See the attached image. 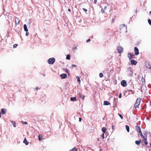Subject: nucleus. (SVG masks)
Returning a JSON list of instances; mask_svg holds the SVG:
<instances>
[{"label":"nucleus","mask_w":151,"mask_h":151,"mask_svg":"<svg viewBox=\"0 0 151 151\" xmlns=\"http://www.w3.org/2000/svg\"><path fill=\"white\" fill-rule=\"evenodd\" d=\"M120 32H126L127 31V26L124 24H122L120 27Z\"/></svg>","instance_id":"1"},{"label":"nucleus","mask_w":151,"mask_h":151,"mask_svg":"<svg viewBox=\"0 0 151 151\" xmlns=\"http://www.w3.org/2000/svg\"><path fill=\"white\" fill-rule=\"evenodd\" d=\"M141 99L140 98H138L137 99L134 105V107L135 108H137L139 105Z\"/></svg>","instance_id":"2"},{"label":"nucleus","mask_w":151,"mask_h":151,"mask_svg":"<svg viewBox=\"0 0 151 151\" xmlns=\"http://www.w3.org/2000/svg\"><path fill=\"white\" fill-rule=\"evenodd\" d=\"M55 59L54 58H50L48 60V63L49 64H53L55 62Z\"/></svg>","instance_id":"3"},{"label":"nucleus","mask_w":151,"mask_h":151,"mask_svg":"<svg viewBox=\"0 0 151 151\" xmlns=\"http://www.w3.org/2000/svg\"><path fill=\"white\" fill-rule=\"evenodd\" d=\"M117 50L118 52L119 53H121L123 52V48L121 46H118L117 47Z\"/></svg>","instance_id":"4"},{"label":"nucleus","mask_w":151,"mask_h":151,"mask_svg":"<svg viewBox=\"0 0 151 151\" xmlns=\"http://www.w3.org/2000/svg\"><path fill=\"white\" fill-rule=\"evenodd\" d=\"M121 85L123 87H125L127 85L126 81L125 80H123L121 82Z\"/></svg>","instance_id":"5"},{"label":"nucleus","mask_w":151,"mask_h":151,"mask_svg":"<svg viewBox=\"0 0 151 151\" xmlns=\"http://www.w3.org/2000/svg\"><path fill=\"white\" fill-rule=\"evenodd\" d=\"M20 20L17 17H15V24L16 26L19 24Z\"/></svg>","instance_id":"6"},{"label":"nucleus","mask_w":151,"mask_h":151,"mask_svg":"<svg viewBox=\"0 0 151 151\" xmlns=\"http://www.w3.org/2000/svg\"><path fill=\"white\" fill-rule=\"evenodd\" d=\"M134 54L137 55L139 54V50L137 47H135L134 49Z\"/></svg>","instance_id":"7"},{"label":"nucleus","mask_w":151,"mask_h":151,"mask_svg":"<svg viewBox=\"0 0 151 151\" xmlns=\"http://www.w3.org/2000/svg\"><path fill=\"white\" fill-rule=\"evenodd\" d=\"M135 128L136 129L137 132L139 133L140 132H141V129L140 126H137L135 127Z\"/></svg>","instance_id":"8"},{"label":"nucleus","mask_w":151,"mask_h":151,"mask_svg":"<svg viewBox=\"0 0 151 151\" xmlns=\"http://www.w3.org/2000/svg\"><path fill=\"white\" fill-rule=\"evenodd\" d=\"M62 79H65L67 78V75L66 74L63 73L60 75Z\"/></svg>","instance_id":"9"},{"label":"nucleus","mask_w":151,"mask_h":151,"mask_svg":"<svg viewBox=\"0 0 151 151\" xmlns=\"http://www.w3.org/2000/svg\"><path fill=\"white\" fill-rule=\"evenodd\" d=\"M78 96H79L80 98L82 99L83 101L84 100L85 98V96L84 95L80 93H79V94H78Z\"/></svg>","instance_id":"10"},{"label":"nucleus","mask_w":151,"mask_h":151,"mask_svg":"<svg viewBox=\"0 0 151 151\" xmlns=\"http://www.w3.org/2000/svg\"><path fill=\"white\" fill-rule=\"evenodd\" d=\"M134 55H132L130 53H128L127 55V57L130 60H131L133 58Z\"/></svg>","instance_id":"11"},{"label":"nucleus","mask_w":151,"mask_h":151,"mask_svg":"<svg viewBox=\"0 0 151 151\" xmlns=\"http://www.w3.org/2000/svg\"><path fill=\"white\" fill-rule=\"evenodd\" d=\"M131 63L132 65H136L137 63V62L134 60H131Z\"/></svg>","instance_id":"12"},{"label":"nucleus","mask_w":151,"mask_h":151,"mask_svg":"<svg viewBox=\"0 0 151 151\" xmlns=\"http://www.w3.org/2000/svg\"><path fill=\"white\" fill-rule=\"evenodd\" d=\"M110 104V103L107 101H104V105H108Z\"/></svg>","instance_id":"13"},{"label":"nucleus","mask_w":151,"mask_h":151,"mask_svg":"<svg viewBox=\"0 0 151 151\" xmlns=\"http://www.w3.org/2000/svg\"><path fill=\"white\" fill-rule=\"evenodd\" d=\"M23 142L25 143L26 145H27L29 144V142L27 141L26 138H24Z\"/></svg>","instance_id":"14"},{"label":"nucleus","mask_w":151,"mask_h":151,"mask_svg":"<svg viewBox=\"0 0 151 151\" xmlns=\"http://www.w3.org/2000/svg\"><path fill=\"white\" fill-rule=\"evenodd\" d=\"M2 113L3 114H5L6 113V110L5 109H2L1 110Z\"/></svg>","instance_id":"15"},{"label":"nucleus","mask_w":151,"mask_h":151,"mask_svg":"<svg viewBox=\"0 0 151 151\" xmlns=\"http://www.w3.org/2000/svg\"><path fill=\"white\" fill-rule=\"evenodd\" d=\"M24 29L25 31H28V29L27 28L26 24H25L24 25Z\"/></svg>","instance_id":"16"},{"label":"nucleus","mask_w":151,"mask_h":151,"mask_svg":"<svg viewBox=\"0 0 151 151\" xmlns=\"http://www.w3.org/2000/svg\"><path fill=\"white\" fill-rule=\"evenodd\" d=\"M141 142L140 140H137L135 141V143L136 145H139Z\"/></svg>","instance_id":"17"},{"label":"nucleus","mask_w":151,"mask_h":151,"mask_svg":"<svg viewBox=\"0 0 151 151\" xmlns=\"http://www.w3.org/2000/svg\"><path fill=\"white\" fill-rule=\"evenodd\" d=\"M144 138H147V132H145L144 133Z\"/></svg>","instance_id":"18"},{"label":"nucleus","mask_w":151,"mask_h":151,"mask_svg":"<svg viewBox=\"0 0 151 151\" xmlns=\"http://www.w3.org/2000/svg\"><path fill=\"white\" fill-rule=\"evenodd\" d=\"M131 68H129L128 69V72L129 73V74L130 75H132L133 73V72L131 71Z\"/></svg>","instance_id":"19"},{"label":"nucleus","mask_w":151,"mask_h":151,"mask_svg":"<svg viewBox=\"0 0 151 151\" xmlns=\"http://www.w3.org/2000/svg\"><path fill=\"white\" fill-rule=\"evenodd\" d=\"M43 137L42 135H39L38 136L39 140V141H41L43 139L42 137Z\"/></svg>","instance_id":"20"},{"label":"nucleus","mask_w":151,"mask_h":151,"mask_svg":"<svg viewBox=\"0 0 151 151\" xmlns=\"http://www.w3.org/2000/svg\"><path fill=\"white\" fill-rule=\"evenodd\" d=\"M77 149L76 147H75L73 148L70 150L69 151H77Z\"/></svg>","instance_id":"21"},{"label":"nucleus","mask_w":151,"mask_h":151,"mask_svg":"<svg viewBox=\"0 0 151 151\" xmlns=\"http://www.w3.org/2000/svg\"><path fill=\"white\" fill-rule=\"evenodd\" d=\"M125 127L126 128V129L128 132H129V126L127 125H126L125 126Z\"/></svg>","instance_id":"22"},{"label":"nucleus","mask_w":151,"mask_h":151,"mask_svg":"<svg viewBox=\"0 0 151 151\" xmlns=\"http://www.w3.org/2000/svg\"><path fill=\"white\" fill-rule=\"evenodd\" d=\"M143 139H144L143 141L144 143L146 145H147L148 144V143L147 141V138H144Z\"/></svg>","instance_id":"23"},{"label":"nucleus","mask_w":151,"mask_h":151,"mask_svg":"<svg viewBox=\"0 0 151 151\" xmlns=\"http://www.w3.org/2000/svg\"><path fill=\"white\" fill-rule=\"evenodd\" d=\"M70 100L72 101H75L76 100V97H71Z\"/></svg>","instance_id":"24"},{"label":"nucleus","mask_w":151,"mask_h":151,"mask_svg":"<svg viewBox=\"0 0 151 151\" xmlns=\"http://www.w3.org/2000/svg\"><path fill=\"white\" fill-rule=\"evenodd\" d=\"M102 132H103V133H104L106 132V128L104 127H103L102 128Z\"/></svg>","instance_id":"25"},{"label":"nucleus","mask_w":151,"mask_h":151,"mask_svg":"<svg viewBox=\"0 0 151 151\" xmlns=\"http://www.w3.org/2000/svg\"><path fill=\"white\" fill-rule=\"evenodd\" d=\"M76 78H77V81L78 82H79V83H80L81 80L80 78V77L78 76H76Z\"/></svg>","instance_id":"26"},{"label":"nucleus","mask_w":151,"mask_h":151,"mask_svg":"<svg viewBox=\"0 0 151 151\" xmlns=\"http://www.w3.org/2000/svg\"><path fill=\"white\" fill-rule=\"evenodd\" d=\"M11 122H12V124L13 126L14 127H16V123L15 122L13 121H11Z\"/></svg>","instance_id":"27"},{"label":"nucleus","mask_w":151,"mask_h":151,"mask_svg":"<svg viewBox=\"0 0 151 151\" xmlns=\"http://www.w3.org/2000/svg\"><path fill=\"white\" fill-rule=\"evenodd\" d=\"M66 59L69 60L70 59V55L69 54H68L66 56Z\"/></svg>","instance_id":"28"},{"label":"nucleus","mask_w":151,"mask_h":151,"mask_svg":"<svg viewBox=\"0 0 151 151\" xmlns=\"http://www.w3.org/2000/svg\"><path fill=\"white\" fill-rule=\"evenodd\" d=\"M99 76L100 78H102L103 76V75L102 73H100L99 74Z\"/></svg>","instance_id":"29"},{"label":"nucleus","mask_w":151,"mask_h":151,"mask_svg":"<svg viewBox=\"0 0 151 151\" xmlns=\"http://www.w3.org/2000/svg\"><path fill=\"white\" fill-rule=\"evenodd\" d=\"M118 115L122 119L123 118V117L121 114H118Z\"/></svg>","instance_id":"30"},{"label":"nucleus","mask_w":151,"mask_h":151,"mask_svg":"<svg viewBox=\"0 0 151 151\" xmlns=\"http://www.w3.org/2000/svg\"><path fill=\"white\" fill-rule=\"evenodd\" d=\"M142 82H145V79L143 77H142Z\"/></svg>","instance_id":"31"},{"label":"nucleus","mask_w":151,"mask_h":151,"mask_svg":"<svg viewBox=\"0 0 151 151\" xmlns=\"http://www.w3.org/2000/svg\"><path fill=\"white\" fill-rule=\"evenodd\" d=\"M148 22L150 25H151V20L150 19H149L148 20Z\"/></svg>","instance_id":"32"},{"label":"nucleus","mask_w":151,"mask_h":151,"mask_svg":"<svg viewBox=\"0 0 151 151\" xmlns=\"http://www.w3.org/2000/svg\"><path fill=\"white\" fill-rule=\"evenodd\" d=\"M18 46V44H14L13 45V48H16Z\"/></svg>","instance_id":"33"},{"label":"nucleus","mask_w":151,"mask_h":151,"mask_svg":"<svg viewBox=\"0 0 151 151\" xmlns=\"http://www.w3.org/2000/svg\"><path fill=\"white\" fill-rule=\"evenodd\" d=\"M65 71L68 74V75H69L70 73V72L67 69H66Z\"/></svg>","instance_id":"34"},{"label":"nucleus","mask_w":151,"mask_h":151,"mask_svg":"<svg viewBox=\"0 0 151 151\" xmlns=\"http://www.w3.org/2000/svg\"><path fill=\"white\" fill-rule=\"evenodd\" d=\"M139 133L140 134V135L143 138H144V136L143 135L142 133V131L141 132H140Z\"/></svg>","instance_id":"35"},{"label":"nucleus","mask_w":151,"mask_h":151,"mask_svg":"<svg viewBox=\"0 0 151 151\" xmlns=\"http://www.w3.org/2000/svg\"><path fill=\"white\" fill-rule=\"evenodd\" d=\"M101 136L102 137L103 139L104 138V133H103Z\"/></svg>","instance_id":"36"},{"label":"nucleus","mask_w":151,"mask_h":151,"mask_svg":"<svg viewBox=\"0 0 151 151\" xmlns=\"http://www.w3.org/2000/svg\"><path fill=\"white\" fill-rule=\"evenodd\" d=\"M71 67H72V68H73V67H76V65L74 64L72 65Z\"/></svg>","instance_id":"37"},{"label":"nucleus","mask_w":151,"mask_h":151,"mask_svg":"<svg viewBox=\"0 0 151 151\" xmlns=\"http://www.w3.org/2000/svg\"><path fill=\"white\" fill-rule=\"evenodd\" d=\"M83 9L85 11V12H87V9H85V8H83Z\"/></svg>","instance_id":"38"},{"label":"nucleus","mask_w":151,"mask_h":151,"mask_svg":"<svg viewBox=\"0 0 151 151\" xmlns=\"http://www.w3.org/2000/svg\"><path fill=\"white\" fill-rule=\"evenodd\" d=\"M26 35L27 36L29 35V33L27 31H26Z\"/></svg>","instance_id":"39"},{"label":"nucleus","mask_w":151,"mask_h":151,"mask_svg":"<svg viewBox=\"0 0 151 151\" xmlns=\"http://www.w3.org/2000/svg\"><path fill=\"white\" fill-rule=\"evenodd\" d=\"M121 97H122V93H120L119 95V98H121Z\"/></svg>","instance_id":"40"},{"label":"nucleus","mask_w":151,"mask_h":151,"mask_svg":"<svg viewBox=\"0 0 151 151\" xmlns=\"http://www.w3.org/2000/svg\"><path fill=\"white\" fill-rule=\"evenodd\" d=\"M90 41V39H88L86 40V42H88Z\"/></svg>","instance_id":"41"},{"label":"nucleus","mask_w":151,"mask_h":151,"mask_svg":"<svg viewBox=\"0 0 151 151\" xmlns=\"http://www.w3.org/2000/svg\"><path fill=\"white\" fill-rule=\"evenodd\" d=\"M147 67L149 69H150L151 68L149 64H148V66H147Z\"/></svg>","instance_id":"42"},{"label":"nucleus","mask_w":151,"mask_h":151,"mask_svg":"<svg viewBox=\"0 0 151 151\" xmlns=\"http://www.w3.org/2000/svg\"><path fill=\"white\" fill-rule=\"evenodd\" d=\"M22 122L23 123H24L25 124H27V123L26 122H23V121H22Z\"/></svg>","instance_id":"43"},{"label":"nucleus","mask_w":151,"mask_h":151,"mask_svg":"<svg viewBox=\"0 0 151 151\" xmlns=\"http://www.w3.org/2000/svg\"><path fill=\"white\" fill-rule=\"evenodd\" d=\"M82 118H79V122H81V121Z\"/></svg>","instance_id":"44"},{"label":"nucleus","mask_w":151,"mask_h":151,"mask_svg":"<svg viewBox=\"0 0 151 151\" xmlns=\"http://www.w3.org/2000/svg\"><path fill=\"white\" fill-rule=\"evenodd\" d=\"M107 9V6H105L104 7V10H106Z\"/></svg>","instance_id":"45"},{"label":"nucleus","mask_w":151,"mask_h":151,"mask_svg":"<svg viewBox=\"0 0 151 151\" xmlns=\"http://www.w3.org/2000/svg\"><path fill=\"white\" fill-rule=\"evenodd\" d=\"M97 0H94V3L95 4H96Z\"/></svg>","instance_id":"46"},{"label":"nucleus","mask_w":151,"mask_h":151,"mask_svg":"<svg viewBox=\"0 0 151 151\" xmlns=\"http://www.w3.org/2000/svg\"><path fill=\"white\" fill-rule=\"evenodd\" d=\"M38 88L37 87L35 88V90L37 91L38 90Z\"/></svg>","instance_id":"47"},{"label":"nucleus","mask_w":151,"mask_h":151,"mask_svg":"<svg viewBox=\"0 0 151 151\" xmlns=\"http://www.w3.org/2000/svg\"><path fill=\"white\" fill-rule=\"evenodd\" d=\"M68 10L69 12H71V10L70 9H68Z\"/></svg>","instance_id":"48"},{"label":"nucleus","mask_w":151,"mask_h":151,"mask_svg":"<svg viewBox=\"0 0 151 151\" xmlns=\"http://www.w3.org/2000/svg\"><path fill=\"white\" fill-rule=\"evenodd\" d=\"M101 12L102 13H104V11L103 10H101Z\"/></svg>","instance_id":"49"},{"label":"nucleus","mask_w":151,"mask_h":151,"mask_svg":"<svg viewBox=\"0 0 151 151\" xmlns=\"http://www.w3.org/2000/svg\"><path fill=\"white\" fill-rule=\"evenodd\" d=\"M112 129H114V126H113V125H112Z\"/></svg>","instance_id":"50"},{"label":"nucleus","mask_w":151,"mask_h":151,"mask_svg":"<svg viewBox=\"0 0 151 151\" xmlns=\"http://www.w3.org/2000/svg\"><path fill=\"white\" fill-rule=\"evenodd\" d=\"M103 151V150L102 149H101L100 150V151Z\"/></svg>","instance_id":"51"},{"label":"nucleus","mask_w":151,"mask_h":151,"mask_svg":"<svg viewBox=\"0 0 151 151\" xmlns=\"http://www.w3.org/2000/svg\"><path fill=\"white\" fill-rule=\"evenodd\" d=\"M150 13L151 14V11L150 12Z\"/></svg>","instance_id":"52"},{"label":"nucleus","mask_w":151,"mask_h":151,"mask_svg":"<svg viewBox=\"0 0 151 151\" xmlns=\"http://www.w3.org/2000/svg\"><path fill=\"white\" fill-rule=\"evenodd\" d=\"M150 146H151V143H150Z\"/></svg>","instance_id":"53"}]
</instances>
